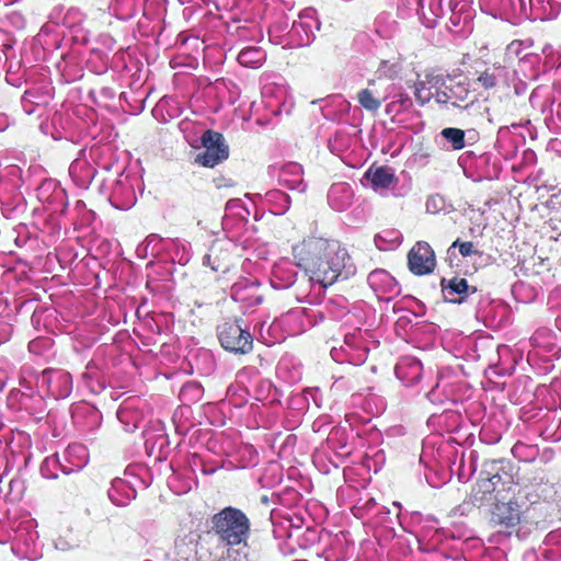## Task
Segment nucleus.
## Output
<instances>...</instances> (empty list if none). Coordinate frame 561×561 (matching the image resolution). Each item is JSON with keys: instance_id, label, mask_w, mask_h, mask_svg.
Here are the masks:
<instances>
[{"instance_id": "obj_1", "label": "nucleus", "mask_w": 561, "mask_h": 561, "mask_svg": "<svg viewBox=\"0 0 561 561\" xmlns=\"http://www.w3.org/2000/svg\"><path fill=\"white\" fill-rule=\"evenodd\" d=\"M298 266L306 272L299 278V287L316 286L320 291L339 278L347 279L356 273L347 251L337 241L323 238H309L294 248Z\"/></svg>"}, {"instance_id": "obj_2", "label": "nucleus", "mask_w": 561, "mask_h": 561, "mask_svg": "<svg viewBox=\"0 0 561 561\" xmlns=\"http://www.w3.org/2000/svg\"><path fill=\"white\" fill-rule=\"evenodd\" d=\"M346 309L345 299L339 297L329 300L322 309L295 308L282 314L270 324L267 332L283 330L288 335H298L309 327L316 325L328 314L330 318H340Z\"/></svg>"}, {"instance_id": "obj_3", "label": "nucleus", "mask_w": 561, "mask_h": 561, "mask_svg": "<svg viewBox=\"0 0 561 561\" xmlns=\"http://www.w3.org/2000/svg\"><path fill=\"white\" fill-rule=\"evenodd\" d=\"M209 533L225 546H247L251 535V522L240 508L227 506L210 517Z\"/></svg>"}, {"instance_id": "obj_4", "label": "nucleus", "mask_w": 561, "mask_h": 561, "mask_svg": "<svg viewBox=\"0 0 561 561\" xmlns=\"http://www.w3.org/2000/svg\"><path fill=\"white\" fill-rule=\"evenodd\" d=\"M370 337L367 331L360 329L345 334L343 344L331 348L332 359L336 363H350L354 366L364 364L370 346L376 345V341Z\"/></svg>"}, {"instance_id": "obj_5", "label": "nucleus", "mask_w": 561, "mask_h": 561, "mask_svg": "<svg viewBox=\"0 0 561 561\" xmlns=\"http://www.w3.org/2000/svg\"><path fill=\"white\" fill-rule=\"evenodd\" d=\"M262 2L259 0L255 9L237 11L229 15L230 23L228 32L231 37L238 42H259L263 38V30L260 25Z\"/></svg>"}, {"instance_id": "obj_6", "label": "nucleus", "mask_w": 561, "mask_h": 561, "mask_svg": "<svg viewBox=\"0 0 561 561\" xmlns=\"http://www.w3.org/2000/svg\"><path fill=\"white\" fill-rule=\"evenodd\" d=\"M458 163L468 176L478 181L497 179L502 171L501 162L489 152L466 151L458 158Z\"/></svg>"}, {"instance_id": "obj_7", "label": "nucleus", "mask_w": 561, "mask_h": 561, "mask_svg": "<svg viewBox=\"0 0 561 561\" xmlns=\"http://www.w3.org/2000/svg\"><path fill=\"white\" fill-rule=\"evenodd\" d=\"M36 387L55 400L65 399L72 391V377L64 369L47 368L36 377Z\"/></svg>"}, {"instance_id": "obj_8", "label": "nucleus", "mask_w": 561, "mask_h": 561, "mask_svg": "<svg viewBox=\"0 0 561 561\" xmlns=\"http://www.w3.org/2000/svg\"><path fill=\"white\" fill-rule=\"evenodd\" d=\"M217 333L221 346L229 352L247 354L252 350L253 336L238 321L222 323Z\"/></svg>"}, {"instance_id": "obj_9", "label": "nucleus", "mask_w": 561, "mask_h": 561, "mask_svg": "<svg viewBox=\"0 0 561 561\" xmlns=\"http://www.w3.org/2000/svg\"><path fill=\"white\" fill-rule=\"evenodd\" d=\"M270 282L275 289H287L295 285L296 282L299 283V279H297V265L286 259L279 260L273 266ZM307 288L308 287H299V284L297 285V300L301 301L306 299L310 302L313 301L311 293L307 291Z\"/></svg>"}, {"instance_id": "obj_10", "label": "nucleus", "mask_w": 561, "mask_h": 561, "mask_svg": "<svg viewBox=\"0 0 561 561\" xmlns=\"http://www.w3.org/2000/svg\"><path fill=\"white\" fill-rule=\"evenodd\" d=\"M204 151L195 157V163L214 168L228 158V146L221 134L213 130H206L202 136Z\"/></svg>"}, {"instance_id": "obj_11", "label": "nucleus", "mask_w": 561, "mask_h": 561, "mask_svg": "<svg viewBox=\"0 0 561 561\" xmlns=\"http://www.w3.org/2000/svg\"><path fill=\"white\" fill-rule=\"evenodd\" d=\"M319 28L320 22L312 8L300 11L298 18L291 21V46L297 48L310 45Z\"/></svg>"}, {"instance_id": "obj_12", "label": "nucleus", "mask_w": 561, "mask_h": 561, "mask_svg": "<svg viewBox=\"0 0 561 561\" xmlns=\"http://www.w3.org/2000/svg\"><path fill=\"white\" fill-rule=\"evenodd\" d=\"M38 533L34 519H25L21 522L14 529L12 551L26 559H35L37 557Z\"/></svg>"}, {"instance_id": "obj_13", "label": "nucleus", "mask_w": 561, "mask_h": 561, "mask_svg": "<svg viewBox=\"0 0 561 561\" xmlns=\"http://www.w3.org/2000/svg\"><path fill=\"white\" fill-rule=\"evenodd\" d=\"M158 4L161 11H164L163 0H112L108 10L119 20H129L138 12L142 11L144 15L153 20L159 13L151 11L152 7Z\"/></svg>"}, {"instance_id": "obj_14", "label": "nucleus", "mask_w": 561, "mask_h": 561, "mask_svg": "<svg viewBox=\"0 0 561 561\" xmlns=\"http://www.w3.org/2000/svg\"><path fill=\"white\" fill-rule=\"evenodd\" d=\"M262 102L268 112L278 115L289 113L291 103L287 85L280 81H266L262 87Z\"/></svg>"}, {"instance_id": "obj_15", "label": "nucleus", "mask_w": 561, "mask_h": 561, "mask_svg": "<svg viewBox=\"0 0 561 561\" xmlns=\"http://www.w3.org/2000/svg\"><path fill=\"white\" fill-rule=\"evenodd\" d=\"M270 176L277 179L278 184L288 188L305 192L302 167L297 162L275 163L268 167Z\"/></svg>"}, {"instance_id": "obj_16", "label": "nucleus", "mask_w": 561, "mask_h": 561, "mask_svg": "<svg viewBox=\"0 0 561 561\" xmlns=\"http://www.w3.org/2000/svg\"><path fill=\"white\" fill-rule=\"evenodd\" d=\"M394 90L393 83L378 82L376 79L369 80L368 85L357 93V101L362 107L369 112H376L381 103L388 99Z\"/></svg>"}, {"instance_id": "obj_17", "label": "nucleus", "mask_w": 561, "mask_h": 561, "mask_svg": "<svg viewBox=\"0 0 561 561\" xmlns=\"http://www.w3.org/2000/svg\"><path fill=\"white\" fill-rule=\"evenodd\" d=\"M470 94L468 83L466 81H456L455 79H446L443 76V85L435 93V101L440 105H451L461 107Z\"/></svg>"}, {"instance_id": "obj_18", "label": "nucleus", "mask_w": 561, "mask_h": 561, "mask_svg": "<svg viewBox=\"0 0 561 561\" xmlns=\"http://www.w3.org/2000/svg\"><path fill=\"white\" fill-rule=\"evenodd\" d=\"M367 283L381 300L389 301L401 293L400 285L386 270L377 268L370 272L367 277Z\"/></svg>"}, {"instance_id": "obj_19", "label": "nucleus", "mask_w": 561, "mask_h": 561, "mask_svg": "<svg viewBox=\"0 0 561 561\" xmlns=\"http://www.w3.org/2000/svg\"><path fill=\"white\" fill-rule=\"evenodd\" d=\"M410 271L415 275H425L435 267V254L426 242H417L408 255Z\"/></svg>"}, {"instance_id": "obj_20", "label": "nucleus", "mask_w": 561, "mask_h": 561, "mask_svg": "<svg viewBox=\"0 0 561 561\" xmlns=\"http://www.w3.org/2000/svg\"><path fill=\"white\" fill-rule=\"evenodd\" d=\"M73 424L81 431L92 433L102 422V413L92 404L78 402L71 407Z\"/></svg>"}, {"instance_id": "obj_21", "label": "nucleus", "mask_w": 561, "mask_h": 561, "mask_svg": "<svg viewBox=\"0 0 561 561\" xmlns=\"http://www.w3.org/2000/svg\"><path fill=\"white\" fill-rule=\"evenodd\" d=\"M519 127V124H512L511 127L502 126L497 130L495 149L506 160L516 156L518 147L523 142V135L515 131Z\"/></svg>"}, {"instance_id": "obj_22", "label": "nucleus", "mask_w": 561, "mask_h": 561, "mask_svg": "<svg viewBox=\"0 0 561 561\" xmlns=\"http://www.w3.org/2000/svg\"><path fill=\"white\" fill-rule=\"evenodd\" d=\"M231 298L240 302L242 308L248 309L260 305L263 300V295L256 280L244 279L232 285Z\"/></svg>"}, {"instance_id": "obj_23", "label": "nucleus", "mask_w": 561, "mask_h": 561, "mask_svg": "<svg viewBox=\"0 0 561 561\" xmlns=\"http://www.w3.org/2000/svg\"><path fill=\"white\" fill-rule=\"evenodd\" d=\"M394 373L397 378L405 386L412 387L416 385L423 375V366L416 357L407 355L399 358Z\"/></svg>"}, {"instance_id": "obj_24", "label": "nucleus", "mask_w": 561, "mask_h": 561, "mask_svg": "<svg viewBox=\"0 0 561 561\" xmlns=\"http://www.w3.org/2000/svg\"><path fill=\"white\" fill-rule=\"evenodd\" d=\"M440 285L445 300L454 304H461L469 295L477 293V288L462 277L443 278Z\"/></svg>"}, {"instance_id": "obj_25", "label": "nucleus", "mask_w": 561, "mask_h": 561, "mask_svg": "<svg viewBox=\"0 0 561 561\" xmlns=\"http://www.w3.org/2000/svg\"><path fill=\"white\" fill-rule=\"evenodd\" d=\"M522 512L515 502L497 503L492 512L491 522L504 529H511L520 523Z\"/></svg>"}, {"instance_id": "obj_26", "label": "nucleus", "mask_w": 561, "mask_h": 561, "mask_svg": "<svg viewBox=\"0 0 561 561\" xmlns=\"http://www.w3.org/2000/svg\"><path fill=\"white\" fill-rule=\"evenodd\" d=\"M354 195V190L348 183H333L328 191V204L333 210L341 213L352 206Z\"/></svg>"}, {"instance_id": "obj_27", "label": "nucleus", "mask_w": 561, "mask_h": 561, "mask_svg": "<svg viewBox=\"0 0 561 561\" xmlns=\"http://www.w3.org/2000/svg\"><path fill=\"white\" fill-rule=\"evenodd\" d=\"M250 215V210L239 198L229 199L226 204V213L222 218V228L231 233L234 227L242 228Z\"/></svg>"}, {"instance_id": "obj_28", "label": "nucleus", "mask_w": 561, "mask_h": 561, "mask_svg": "<svg viewBox=\"0 0 561 561\" xmlns=\"http://www.w3.org/2000/svg\"><path fill=\"white\" fill-rule=\"evenodd\" d=\"M364 178L369 182L371 188L379 193L393 188L398 183L394 171L387 165L369 168Z\"/></svg>"}, {"instance_id": "obj_29", "label": "nucleus", "mask_w": 561, "mask_h": 561, "mask_svg": "<svg viewBox=\"0 0 561 561\" xmlns=\"http://www.w3.org/2000/svg\"><path fill=\"white\" fill-rule=\"evenodd\" d=\"M529 344L533 347L529 351L528 358L534 355L551 354L557 355L560 348L556 344L553 332L547 328H540L531 335Z\"/></svg>"}, {"instance_id": "obj_30", "label": "nucleus", "mask_w": 561, "mask_h": 561, "mask_svg": "<svg viewBox=\"0 0 561 561\" xmlns=\"http://www.w3.org/2000/svg\"><path fill=\"white\" fill-rule=\"evenodd\" d=\"M270 41L283 48H294L291 46V21L285 15H277L268 27Z\"/></svg>"}, {"instance_id": "obj_31", "label": "nucleus", "mask_w": 561, "mask_h": 561, "mask_svg": "<svg viewBox=\"0 0 561 561\" xmlns=\"http://www.w3.org/2000/svg\"><path fill=\"white\" fill-rule=\"evenodd\" d=\"M352 548L347 534L340 531L334 536H329V542L323 554L328 561H343L350 557Z\"/></svg>"}, {"instance_id": "obj_32", "label": "nucleus", "mask_w": 561, "mask_h": 561, "mask_svg": "<svg viewBox=\"0 0 561 561\" xmlns=\"http://www.w3.org/2000/svg\"><path fill=\"white\" fill-rule=\"evenodd\" d=\"M443 85V76L428 73L423 80H419L414 83V96L420 105L428 103L435 93L438 92V88Z\"/></svg>"}, {"instance_id": "obj_33", "label": "nucleus", "mask_w": 561, "mask_h": 561, "mask_svg": "<svg viewBox=\"0 0 561 561\" xmlns=\"http://www.w3.org/2000/svg\"><path fill=\"white\" fill-rule=\"evenodd\" d=\"M61 459L66 466L64 473L69 474L81 470L88 462V450L81 444H71L62 453Z\"/></svg>"}, {"instance_id": "obj_34", "label": "nucleus", "mask_w": 561, "mask_h": 561, "mask_svg": "<svg viewBox=\"0 0 561 561\" xmlns=\"http://www.w3.org/2000/svg\"><path fill=\"white\" fill-rule=\"evenodd\" d=\"M108 499L116 506H126L136 497L137 489H135L127 479L115 478L107 491Z\"/></svg>"}, {"instance_id": "obj_35", "label": "nucleus", "mask_w": 561, "mask_h": 561, "mask_svg": "<svg viewBox=\"0 0 561 561\" xmlns=\"http://www.w3.org/2000/svg\"><path fill=\"white\" fill-rule=\"evenodd\" d=\"M231 255L227 249L224 248L221 242L214 243L203 259L204 265L210 266L215 272L227 273L231 265Z\"/></svg>"}, {"instance_id": "obj_36", "label": "nucleus", "mask_w": 561, "mask_h": 561, "mask_svg": "<svg viewBox=\"0 0 561 561\" xmlns=\"http://www.w3.org/2000/svg\"><path fill=\"white\" fill-rule=\"evenodd\" d=\"M95 169L85 159H76L69 167V175L78 187L88 188L95 176Z\"/></svg>"}, {"instance_id": "obj_37", "label": "nucleus", "mask_w": 561, "mask_h": 561, "mask_svg": "<svg viewBox=\"0 0 561 561\" xmlns=\"http://www.w3.org/2000/svg\"><path fill=\"white\" fill-rule=\"evenodd\" d=\"M451 14L449 18L450 28L454 32H466L471 26V8L467 2H455L450 7Z\"/></svg>"}, {"instance_id": "obj_38", "label": "nucleus", "mask_w": 561, "mask_h": 561, "mask_svg": "<svg viewBox=\"0 0 561 561\" xmlns=\"http://www.w3.org/2000/svg\"><path fill=\"white\" fill-rule=\"evenodd\" d=\"M356 127H343L337 129L329 139V148L335 154H342L356 142Z\"/></svg>"}, {"instance_id": "obj_39", "label": "nucleus", "mask_w": 561, "mask_h": 561, "mask_svg": "<svg viewBox=\"0 0 561 561\" xmlns=\"http://www.w3.org/2000/svg\"><path fill=\"white\" fill-rule=\"evenodd\" d=\"M111 202L116 208L121 209H127L134 205L135 193L127 178L115 183L112 190Z\"/></svg>"}, {"instance_id": "obj_40", "label": "nucleus", "mask_w": 561, "mask_h": 561, "mask_svg": "<svg viewBox=\"0 0 561 561\" xmlns=\"http://www.w3.org/2000/svg\"><path fill=\"white\" fill-rule=\"evenodd\" d=\"M122 479H127L135 489H146L152 482L149 468L141 463H133L126 467Z\"/></svg>"}, {"instance_id": "obj_41", "label": "nucleus", "mask_w": 561, "mask_h": 561, "mask_svg": "<svg viewBox=\"0 0 561 561\" xmlns=\"http://www.w3.org/2000/svg\"><path fill=\"white\" fill-rule=\"evenodd\" d=\"M262 202L270 208L274 215L280 216L288 211L290 207V197L280 190H271L261 196Z\"/></svg>"}, {"instance_id": "obj_42", "label": "nucleus", "mask_w": 561, "mask_h": 561, "mask_svg": "<svg viewBox=\"0 0 561 561\" xmlns=\"http://www.w3.org/2000/svg\"><path fill=\"white\" fill-rule=\"evenodd\" d=\"M327 447L335 454L336 457H347L352 454V447L348 444V438L345 428H333L327 439Z\"/></svg>"}, {"instance_id": "obj_43", "label": "nucleus", "mask_w": 561, "mask_h": 561, "mask_svg": "<svg viewBox=\"0 0 561 561\" xmlns=\"http://www.w3.org/2000/svg\"><path fill=\"white\" fill-rule=\"evenodd\" d=\"M529 5L535 19L541 21L552 20L561 11V2L559 0H529Z\"/></svg>"}, {"instance_id": "obj_44", "label": "nucleus", "mask_w": 561, "mask_h": 561, "mask_svg": "<svg viewBox=\"0 0 561 561\" xmlns=\"http://www.w3.org/2000/svg\"><path fill=\"white\" fill-rule=\"evenodd\" d=\"M390 98L391 101L386 105V113L392 117L410 111L413 106L411 96L402 89H397L396 85Z\"/></svg>"}, {"instance_id": "obj_45", "label": "nucleus", "mask_w": 561, "mask_h": 561, "mask_svg": "<svg viewBox=\"0 0 561 561\" xmlns=\"http://www.w3.org/2000/svg\"><path fill=\"white\" fill-rule=\"evenodd\" d=\"M345 457H336L328 449L327 445L317 449L312 456L313 463L324 473L330 472L331 467L339 468Z\"/></svg>"}, {"instance_id": "obj_46", "label": "nucleus", "mask_w": 561, "mask_h": 561, "mask_svg": "<svg viewBox=\"0 0 561 561\" xmlns=\"http://www.w3.org/2000/svg\"><path fill=\"white\" fill-rule=\"evenodd\" d=\"M266 54L259 46H245L239 51L237 59L241 66L257 68L265 61Z\"/></svg>"}, {"instance_id": "obj_47", "label": "nucleus", "mask_w": 561, "mask_h": 561, "mask_svg": "<svg viewBox=\"0 0 561 561\" xmlns=\"http://www.w3.org/2000/svg\"><path fill=\"white\" fill-rule=\"evenodd\" d=\"M375 33L382 39H391L398 32V23L390 13H380L374 23Z\"/></svg>"}, {"instance_id": "obj_48", "label": "nucleus", "mask_w": 561, "mask_h": 561, "mask_svg": "<svg viewBox=\"0 0 561 561\" xmlns=\"http://www.w3.org/2000/svg\"><path fill=\"white\" fill-rule=\"evenodd\" d=\"M542 556L550 561L561 560V529L550 531L543 540Z\"/></svg>"}, {"instance_id": "obj_49", "label": "nucleus", "mask_w": 561, "mask_h": 561, "mask_svg": "<svg viewBox=\"0 0 561 561\" xmlns=\"http://www.w3.org/2000/svg\"><path fill=\"white\" fill-rule=\"evenodd\" d=\"M11 398H19L20 408L28 411L33 415L41 416L45 411V403L41 394L32 397L21 393L20 391H12Z\"/></svg>"}, {"instance_id": "obj_50", "label": "nucleus", "mask_w": 561, "mask_h": 561, "mask_svg": "<svg viewBox=\"0 0 561 561\" xmlns=\"http://www.w3.org/2000/svg\"><path fill=\"white\" fill-rule=\"evenodd\" d=\"M211 2L218 11H226L230 15L237 11L255 9L259 0H206Z\"/></svg>"}, {"instance_id": "obj_51", "label": "nucleus", "mask_w": 561, "mask_h": 561, "mask_svg": "<svg viewBox=\"0 0 561 561\" xmlns=\"http://www.w3.org/2000/svg\"><path fill=\"white\" fill-rule=\"evenodd\" d=\"M117 419L124 425L126 432H134L139 426L141 415L134 411L130 403H124L117 410Z\"/></svg>"}, {"instance_id": "obj_52", "label": "nucleus", "mask_w": 561, "mask_h": 561, "mask_svg": "<svg viewBox=\"0 0 561 561\" xmlns=\"http://www.w3.org/2000/svg\"><path fill=\"white\" fill-rule=\"evenodd\" d=\"M401 233L397 230H383L375 236V244L381 251L396 249L401 243Z\"/></svg>"}, {"instance_id": "obj_53", "label": "nucleus", "mask_w": 561, "mask_h": 561, "mask_svg": "<svg viewBox=\"0 0 561 561\" xmlns=\"http://www.w3.org/2000/svg\"><path fill=\"white\" fill-rule=\"evenodd\" d=\"M64 463L61 457L58 454H54L44 459L41 465V474L46 479H56L58 472H64Z\"/></svg>"}, {"instance_id": "obj_54", "label": "nucleus", "mask_w": 561, "mask_h": 561, "mask_svg": "<svg viewBox=\"0 0 561 561\" xmlns=\"http://www.w3.org/2000/svg\"><path fill=\"white\" fill-rule=\"evenodd\" d=\"M504 75L505 70L503 67L493 66L482 71L477 78V81L480 83L482 88L491 89L499 83V81L504 77Z\"/></svg>"}, {"instance_id": "obj_55", "label": "nucleus", "mask_w": 561, "mask_h": 561, "mask_svg": "<svg viewBox=\"0 0 561 561\" xmlns=\"http://www.w3.org/2000/svg\"><path fill=\"white\" fill-rule=\"evenodd\" d=\"M539 454L536 445H529L523 442H517L512 447V455L519 461L531 462Z\"/></svg>"}, {"instance_id": "obj_56", "label": "nucleus", "mask_w": 561, "mask_h": 561, "mask_svg": "<svg viewBox=\"0 0 561 561\" xmlns=\"http://www.w3.org/2000/svg\"><path fill=\"white\" fill-rule=\"evenodd\" d=\"M495 491L492 479H489L488 476H481L473 489V499L476 502L482 503L489 500V496Z\"/></svg>"}, {"instance_id": "obj_57", "label": "nucleus", "mask_w": 561, "mask_h": 561, "mask_svg": "<svg viewBox=\"0 0 561 561\" xmlns=\"http://www.w3.org/2000/svg\"><path fill=\"white\" fill-rule=\"evenodd\" d=\"M58 26V22L56 21L55 25L45 24L42 26L39 33L36 36V41L42 44L43 46H46V48H57L59 47V35L54 36L50 38L51 35L56 32V28Z\"/></svg>"}, {"instance_id": "obj_58", "label": "nucleus", "mask_w": 561, "mask_h": 561, "mask_svg": "<svg viewBox=\"0 0 561 561\" xmlns=\"http://www.w3.org/2000/svg\"><path fill=\"white\" fill-rule=\"evenodd\" d=\"M447 386L448 385L445 379H438L435 387L427 392V399L434 404H440L447 400H454L450 391L447 390Z\"/></svg>"}, {"instance_id": "obj_59", "label": "nucleus", "mask_w": 561, "mask_h": 561, "mask_svg": "<svg viewBox=\"0 0 561 561\" xmlns=\"http://www.w3.org/2000/svg\"><path fill=\"white\" fill-rule=\"evenodd\" d=\"M442 137L450 144L454 150H460L465 147L466 133L462 129L447 127L440 131Z\"/></svg>"}, {"instance_id": "obj_60", "label": "nucleus", "mask_w": 561, "mask_h": 561, "mask_svg": "<svg viewBox=\"0 0 561 561\" xmlns=\"http://www.w3.org/2000/svg\"><path fill=\"white\" fill-rule=\"evenodd\" d=\"M513 466L504 459L485 461L481 474H493V478L503 476L504 472L512 473Z\"/></svg>"}, {"instance_id": "obj_61", "label": "nucleus", "mask_w": 561, "mask_h": 561, "mask_svg": "<svg viewBox=\"0 0 561 561\" xmlns=\"http://www.w3.org/2000/svg\"><path fill=\"white\" fill-rule=\"evenodd\" d=\"M543 65L547 69H556L561 75V47L547 45L542 49Z\"/></svg>"}, {"instance_id": "obj_62", "label": "nucleus", "mask_w": 561, "mask_h": 561, "mask_svg": "<svg viewBox=\"0 0 561 561\" xmlns=\"http://www.w3.org/2000/svg\"><path fill=\"white\" fill-rule=\"evenodd\" d=\"M400 65L397 64V62H391L389 60H381L377 70H376V76H377V81L378 82H381V79H393L398 76V73L400 72Z\"/></svg>"}, {"instance_id": "obj_63", "label": "nucleus", "mask_w": 561, "mask_h": 561, "mask_svg": "<svg viewBox=\"0 0 561 561\" xmlns=\"http://www.w3.org/2000/svg\"><path fill=\"white\" fill-rule=\"evenodd\" d=\"M420 461L431 471H436L438 467V460L434 447L431 446V442L426 440L423 445Z\"/></svg>"}, {"instance_id": "obj_64", "label": "nucleus", "mask_w": 561, "mask_h": 561, "mask_svg": "<svg viewBox=\"0 0 561 561\" xmlns=\"http://www.w3.org/2000/svg\"><path fill=\"white\" fill-rule=\"evenodd\" d=\"M508 0H480V7L486 13L497 16L505 9Z\"/></svg>"}]
</instances>
